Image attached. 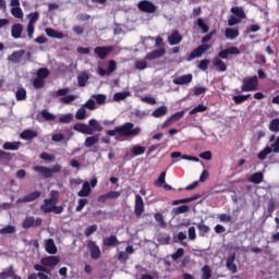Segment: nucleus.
Returning a JSON list of instances; mask_svg holds the SVG:
<instances>
[{
    "label": "nucleus",
    "instance_id": "obj_16",
    "mask_svg": "<svg viewBox=\"0 0 279 279\" xmlns=\"http://www.w3.org/2000/svg\"><path fill=\"white\" fill-rule=\"evenodd\" d=\"M236 258V255L231 254L227 257L226 267L231 274H236V264H234V260Z\"/></svg>",
    "mask_w": 279,
    "mask_h": 279
},
{
    "label": "nucleus",
    "instance_id": "obj_44",
    "mask_svg": "<svg viewBox=\"0 0 279 279\" xmlns=\"http://www.w3.org/2000/svg\"><path fill=\"white\" fill-rule=\"evenodd\" d=\"M134 66H135V69H137V71H145V69H147V61L136 60L134 62Z\"/></svg>",
    "mask_w": 279,
    "mask_h": 279
},
{
    "label": "nucleus",
    "instance_id": "obj_59",
    "mask_svg": "<svg viewBox=\"0 0 279 279\" xmlns=\"http://www.w3.org/2000/svg\"><path fill=\"white\" fill-rule=\"evenodd\" d=\"M196 25L202 28L203 34H207L209 28H208V25H206V23H204V20L198 19L196 21Z\"/></svg>",
    "mask_w": 279,
    "mask_h": 279
},
{
    "label": "nucleus",
    "instance_id": "obj_58",
    "mask_svg": "<svg viewBox=\"0 0 279 279\" xmlns=\"http://www.w3.org/2000/svg\"><path fill=\"white\" fill-rule=\"evenodd\" d=\"M72 121H73L72 113L64 114L59 119V123H71Z\"/></svg>",
    "mask_w": 279,
    "mask_h": 279
},
{
    "label": "nucleus",
    "instance_id": "obj_37",
    "mask_svg": "<svg viewBox=\"0 0 279 279\" xmlns=\"http://www.w3.org/2000/svg\"><path fill=\"white\" fill-rule=\"evenodd\" d=\"M263 172L254 173L250 177L248 181H251L253 184H260L263 182Z\"/></svg>",
    "mask_w": 279,
    "mask_h": 279
},
{
    "label": "nucleus",
    "instance_id": "obj_30",
    "mask_svg": "<svg viewBox=\"0 0 279 279\" xmlns=\"http://www.w3.org/2000/svg\"><path fill=\"white\" fill-rule=\"evenodd\" d=\"M225 36L229 40H234L235 38H239V29H236V28H226Z\"/></svg>",
    "mask_w": 279,
    "mask_h": 279
},
{
    "label": "nucleus",
    "instance_id": "obj_2",
    "mask_svg": "<svg viewBox=\"0 0 279 279\" xmlns=\"http://www.w3.org/2000/svg\"><path fill=\"white\" fill-rule=\"evenodd\" d=\"M241 90L243 93H252L258 90V76H247L242 80Z\"/></svg>",
    "mask_w": 279,
    "mask_h": 279
},
{
    "label": "nucleus",
    "instance_id": "obj_24",
    "mask_svg": "<svg viewBox=\"0 0 279 279\" xmlns=\"http://www.w3.org/2000/svg\"><path fill=\"white\" fill-rule=\"evenodd\" d=\"M2 149L8 151H19V149H21V142H7L3 144Z\"/></svg>",
    "mask_w": 279,
    "mask_h": 279
},
{
    "label": "nucleus",
    "instance_id": "obj_3",
    "mask_svg": "<svg viewBox=\"0 0 279 279\" xmlns=\"http://www.w3.org/2000/svg\"><path fill=\"white\" fill-rule=\"evenodd\" d=\"M71 93V88L65 87V88H61L59 90H57V95L60 98L61 104H73V101H75V99H77L80 96L78 95H69Z\"/></svg>",
    "mask_w": 279,
    "mask_h": 279
},
{
    "label": "nucleus",
    "instance_id": "obj_55",
    "mask_svg": "<svg viewBox=\"0 0 279 279\" xmlns=\"http://www.w3.org/2000/svg\"><path fill=\"white\" fill-rule=\"evenodd\" d=\"M166 178H167V171H163L160 173L159 178L157 179V181L155 182V184L157 186H162V184H165L166 182Z\"/></svg>",
    "mask_w": 279,
    "mask_h": 279
},
{
    "label": "nucleus",
    "instance_id": "obj_11",
    "mask_svg": "<svg viewBox=\"0 0 279 279\" xmlns=\"http://www.w3.org/2000/svg\"><path fill=\"white\" fill-rule=\"evenodd\" d=\"M112 50V47H96L94 49V53H96L100 60H106V58H108V53H110Z\"/></svg>",
    "mask_w": 279,
    "mask_h": 279
},
{
    "label": "nucleus",
    "instance_id": "obj_48",
    "mask_svg": "<svg viewBox=\"0 0 279 279\" xmlns=\"http://www.w3.org/2000/svg\"><path fill=\"white\" fill-rule=\"evenodd\" d=\"M208 110V107L204 105H198L194 109L190 111V114H197V112H206Z\"/></svg>",
    "mask_w": 279,
    "mask_h": 279
},
{
    "label": "nucleus",
    "instance_id": "obj_34",
    "mask_svg": "<svg viewBox=\"0 0 279 279\" xmlns=\"http://www.w3.org/2000/svg\"><path fill=\"white\" fill-rule=\"evenodd\" d=\"M15 271H14V267L10 266L9 268H7L4 271L0 272V279H8V278H12L14 276Z\"/></svg>",
    "mask_w": 279,
    "mask_h": 279
},
{
    "label": "nucleus",
    "instance_id": "obj_22",
    "mask_svg": "<svg viewBox=\"0 0 279 279\" xmlns=\"http://www.w3.org/2000/svg\"><path fill=\"white\" fill-rule=\"evenodd\" d=\"M11 36L12 38L19 39L23 36V25L22 24H14L11 27Z\"/></svg>",
    "mask_w": 279,
    "mask_h": 279
},
{
    "label": "nucleus",
    "instance_id": "obj_60",
    "mask_svg": "<svg viewBox=\"0 0 279 279\" xmlns=\"http://www.w3.org/2000/svg\"><path fill=\"white\" fill-rule=\"evenodd\" d=\"M175 215H184V213H189V205H182L174 208Z\"/></svg>",
    "mask_w": 279,
    "mask_h": 279
},
{
    "label": "nucleus",
    "instance_id": "obj_32",
    "mask_svg": "<svg viewBox=\"0 0 279 279\" xmlns=\"http://www.w3.org/2000/svg\"><path fill=\"white\" fill-rule=\"evenodd\" d=\"M15 97L17 101H25V99H27V90L23 87H19Z\"/></svg>",
    "mask_w": 279,
    "mask_h": 279
},
{
    "label": "nucleus",
    "instance_id": "obj_52",
    "mask_svg": "<svg viewBox=\"0 0 279 279\" xmlns=\"http://www.w3.org/2000/svg\"><path fill=\"white\" fill-rule=\"evenodd\" d=\"M116 71H117V61L110 60L108 62V70H107L108 75H111V73H114Z\"/></svg>",
    "mask_w": 279,
    "mask_h": 279
},
{
    "label": "nucleus",
    "instance_id": "obj_54",
    "mask_svg": "<svg viewBox=\"0 0 279 279\" xmlns=\"http://www.w3.org/2000/svg\"><path fill=\"white\" fill-rule=\"evenodd\" d=\"M37 77L41 78V80H45L47 77H49V70L43 68V69H39L37 71Z\"/></svg>",
    "mask_w": 279,
    "mask_h": 279
},
{
    "label": "nucleus",
    "instance_id": "obj_7",
    "mask_svg": "<svg viewBox=\"0 0 279 279\" xmlns=\"http://www.w3.org/2000/svg\"><path fill=\"white\" fill-rule=\"evenodd\" d=\"M145 213V202H143V196L140 194L135 195V209L134 214L136 217H141Z\"/></svg>",
    "mask_w": 279,
    "mask_h": 279
},
{
    "label": "nucleus",
    "instance_id": "obj_46",
    "mask_svg": "<svg viewBox=\"0 0 279 279\" xmlns=\"http://www.w3.org/2000/svg\"><path fill=\"white\" fill-rule=\"evenodd\" d=\"M217 219H219L221 223H230V221H232V216L228 214H220L217 216Z\"/></svg>",
    "mask_w": 279,
    "mask_h": 279
},
{
    "label": "nucleus",
    "instance_id": "obj_25",
    "mask_svg": "<svg viewBox=\"0 0 279 279\" xmlns=\"http://www.w3.org/2000/svg\"><path fill=\"white\" fill-rule=\"evenodd\" d=\"M88 128L92 130V134L94 132H104V126L96 119H90L88 121Z\"/></svg>",
    "mask_w": 279,
    "mask_h": 279
},
{
    "label": "nucleus",
    "instance_id": "obj_53",
    "mask_svg": "<svg viewBox=\"0 0 279 279\" xmlns=\"http://www.w3.org/2000/svg\"><path fill=\"white\" fill-rule=\"evenodd\" d=\"M239 23H241V19L234 16V15H230L228 19V25L229 27H233V25H239Z\"/></svg>",
    "mask_w": 279,
    "mask_h": 279
},
{
    "label": "nucleus",
    "instance_id": "obj_9",
    "mask_svg": "<svg viewBox=\"0 0 279 279\" xmlns=\"http://www.w3.org/2000/svg\"><path fill=\"white\" fill-rule=\"evenodd\" d=\"M210 49V45H202L198 48L194 49L191 54L189 60H195V58H201L203 53H206Z\"/></svg>",
    "mask_w": 279,
    "mask_h": 279
},
{
    "label": "nucleus",
    "instance_id": "obj_40",
    "mask_svg": "<svg viewBox=\"0 0 279 279\" xmlns=\"http://www.w3.org/2000/svg\"><path fill=\"white\" fill-rule=\"evenodd\" d=\"M75 119H77V121H84V119H86V108L84 106L77 109Z\"/></svg>",
    "mask_w": 279,
    "mask_h": 279
},
{
    "label": "nucleus",
    "instance_id": "obj_28",
    "mask_svg": "<svg viewBox=\"0 0 279 279\" xmlns=\"http://www.w3.org/2000/svg\"><path fill=\"white\" fill-rule=\"evenodd\" d=\"M21 138H23L24 141H32V138H36V136H38V132L34 131V130H25L21 133Z\"/></svg>",
    "mask_w": 279,
    "mask_h": 279
},
{
    "label": "nucleus",
    "instance_id": "obj_20",
    "mask_svg": "<svg viewBox=\"0 0 279 279\" xmlns=\"http://www.w3.org/2000/svg\"><path fill=\"white\" fill-rule=\"evenodd\" d=\"M25 56V50H17L14 51L11 56L8 57L9 62H12L13 64H16L21 62V58Z\"/></svg>",
    "mask_w": 279,
    "mask_h": 279
},
{
    "label": "nucleus",
    "instance_id": "obj_64",
    "mask_svg": "<svg viewBox=\"0 0 279 279\" xmlns=\"http://www.w3.org/2000/svg\"><path fill=\"white\" fill-rule=\"evenodd\" d=\"M94 232H97V225L89 226L85 230V236H90V234H94Z\"/></svg>",
    "mask_w": 279,
    "mask_h": 279
},
{
    "label": "nucleus",
    "instance_id": "obj_35",
    "mask_svg": "<svg viewBox=\"0 0 279 279\" xmlns=\"http://www.w3.org/2000/svg\"><path fill=\"white\" fill-rule=\"evenodd\" d=\"M131 151H132L133 156H143V154H145V151H147V148L145 146L135 145L132 147Z\"/></svg>",
    "mask_w": 279,
    "mask_h": 279
},
{
    "label": "nucleus",
    "instance_id": "obj_62",
    "mask_svg": "<svg viewBox=\"0 0 279 279\" xmlns=\"http://www.w3.org/2000/svg\"><path fill=\"white\" fill-rule=\"evenodd\" d=\"M41 117L46 120V121H53L56 119V116H53L52 113H50L47 110H43L41 111Z\"/></svg>",
    "mask_w": 279,
    "mask_h": 279
},
{
    "label": "nucleus",
    "instance_id": "obj_38",
    "mask_svg": "<svg viewBox=\"0 0 279 279\" xmlns=\"http://www.w3.org/2000/svg\"><path fill=\"white\" fill-rule=\"evenodd\" d=\"M96 143H99V135L86 137L85 147H93V145H96Z\"/></svg>",
    "mask_w": 279,
    "mask_h": 279
},
{
    "label": "nucleus",
    "instance_id": "obj_31",
    "mask_svg": "<svg viewBox=\"0 0 279 279\" xmlns=\"http://www.w3.org/2000/svg\"><path fill=\"white\" fill-rule=\"evenodd\" d=\"M213 66L219 68V71H222V72L228 71V66L221 59H219V57L214 58Z\"/></svg>",
    "mask_w": 279,
    "mask_h": 279
},
{
    "label": "nucleus",
    "instance_id": "obj_4",
    "mask_svg": "<svg viewBox=\"0 0 279 279\" xmlns=\"http://www.w3.org/2000/svg\"><path fill=\"white\" fill-rule=\"evenodd\" d=\"M271 151H274L275 154H279V136L275 140L270 147L267 146L258 154L259 160H265V158H267V156H269Z\"/></svg>",
    "mask_w": 279,
    "mask_h": 279
},
{
    "label": "nucleus",
    "instance_id": "obj_50",
    "mask_svg": "<svg viewBox=\"0 0 279 279\" xmlns=\"http://www.w3.org/2000/svg\"><path fill=\"white\" fill-rule=\"evenodd\" d=\"M250 99V94L247 95H240V96H233V101L235 104H243V101H247Z\"/></svg>",
    "mask_w": 279,
    "mask_h": 279
},
{
    "label": "nucleus",
    "instance_id": "obj_17",
    "mask_svg": "<svg viewBox=\"0 0 279 279\" xmlns=\"http://www.w3.org/2000/svg\"><path fill=\"white\" fill-rule=\"evenodd\" d=\"M169 45H180L182 43V35L178 31H173L168 37Z\"/></svg>",
    "mask_w": 279,
    "mask_h": 279
},
{
    "label": "nucleus",
    "instance_id": "obj_10",
    "mask_svg": "<svg viewBox=\"0 0 279 279\" xmlns=\"http://www.w3.org/2000/svg\"><path fill=\"white\" fill-rule=\"evenodd\" d=\"M40 197V192L36 191L31 194H27L26 196L19 198L16 201V204H29V202H36Z\"/></svg>",
    "mask_w": 279,
    "mask_h": 279
},
{
    "label": "nucleus",
    "instance_id": "obj_56",
    "mask_svg": "<svg viewBox=\"0 0 279 279\" xmlns=\"http://www.w3.org/2000/svg\"><path fill=\"white\" fill-rule=\"evenodd\" d=\"M197 228H198L201 234H208V232H210V227L204 225V222H199L197 225Z\"/></svg>",
    "mask_w": 279,
    "mask_h": 279
},
{
    "label": "nucleus",
    "instance_id": "obj_39",
    "mask_svg": "<svg viewBox=\"0 0 279 279\" xmlns=\"http://www.w3.org/2000/svg\"><path fill=\"white\" fill-rule=\"evenodd\" d=\"M78 86H86V82H88V72H83L77 76Z\"/></svg>",
    "mask_w": 279,
    "mask_h": 279
},
{
    "label": "nucleus",
    "instance_id": "obj_61",
    "mask_svg": "<svg viewBox=\"0 0 279 279\" xmlns=\"http://www.w3.org/2000/svg\"><path fill=\"white\" fill-rule=\"evenodd\" d=\"M155 220L157 221V223H159L160 228H165L167 226V222H165L162 214H155Z\"/></svg>",
    "mask_w": 279,
    "mask_h": 279
},
{
    "label": "nucleus",
    "instance_id": "obj_63",
    "mask_svg": "<svg viewBox=\"0 0 279 279\" xmlns=\"http://www.w3.org/2000/svg\"><path fill=\"white\" fill-rule=\"evenodd\" d=\"M86 204H88V199H86V198L78 199V205L76 207V213H82V210L84 209V206H86Z\"/></svg>",
    "mask_w": 279,
    "mask_h": 279
},
{
    "label": "nucleus",
    "instance_id": "obj_14",
    "mask_svg": "<svg viewBox=\"0 0 279 279\" xmlns=\"http://www.w3.org/2000/svg\"><path fill=\"white\" fill-rule=\"evenodd\" d=\"M40 263L41 265H44V267H56V265L60 263V258L56 256H49V257L41 258Z\"/></svg>",
    "mask_w": 279,
    "mask_h": 279
},
{
    "label": "nucleus",
    "instance_id": "obj_21",
    "mask_svg": "<svg viewBox=\"0 0 279 279\" xmlns=\"http://www.w3.org/2000/svg\"><path fill=\"white\" fill-rule=\"evenodd\" d=\"M102 245L106 247H116V245H119V240L117 235H109L102 240Z\"/></svg>",
    "mask_w": 279,
    "mask_h": 279
},
{
    "label": "nucleus",
    "instance_id": "obj_33",
    "mask_svg": "<svg viewBox=\"0 0 279 279\" xmlns=\"http://www.w3.org/2000/svg\"><path fill=\"white\" fill-rule=\"evenodd\" d=\"M231 13H233V15L239 17L240 20L245 19V11H243V8L241 7L231 8Z\"/></svg>",
    "mask_w": 279,
    "mask_h": 279
},
{
    "label": "nucleus",
    "instance_id": "obj_15",
    "mask_svg": "<svg viewBox=\"0 0 279 279\" xmlns=\"http://www.w3.org/2000/svg\"><path fill=\"white\" fill-rule=\"evenodd\" d=\"M193 82V74H185L173 80V84L182 86L184 84H191Z\"/></svg>",
    "mask_w": 279,
    "mask_h": 279
},
{
    "label": "nucleus",
    "instance_id": "obj_1",
    "mask_svg": "<svg viewBox=\"0 0 279 279\" xmlns=\"http://www.w3.org/2000/svg\"><path fill=\"white\" fill-rule=\"evenodd\" d=\"M143 132L141 126L134 125L132 122H126L114 130L107 131L108 136H138Z\"/></svg>",
    "mask_w": 279,
    "mask_h": 279
},
{
    "label": "nucleus",
    "instance_id": "obj_45",
    "mask_svg": "<svg viewBox=\"0 0 279 279\" xmlns=\"http://www.w3.org/2000/svg\"><path fill=\"white\" fill-rule=\"evenodd\" d=\"M39 14H38V12H34V13H29L28 15H27V17H28V25H36V22L38 21V19H39Z\"/></svg>",
    "mask_w": 279,
    "mask_h": 279
},
{
    "label": "nucleus",
    "instance_id": "obj_43",
    "mask_svg": "<svg viewBox=\"0 0 279 279\" xmlns=\"http://www.w3.org/2000/svg\"><path fill=\"white\" fill-rule=\"evenodd\" d=\"M202 271H203L202 279H210V278H213V270L210 269L209 266H204L202 268Z\"/></svg>",
    "mask_w": 279,
    "mask_h": 279
},
{
    "label": "nucleus",
    "instance_id": "obj_6",
    "mask_svg": "<svg viewBox=\"0 0 279 279\" xmlns=\"http://www.w3.org/2000/svg\"><path fill=\"white\" fill-rule=\"evenodd\" d=\"M43 219L40 218H34L32 216H28L25 218V220L22 223V228L29 229V228H38V226H41Z\"/></svg>",
    "mask_w": 279,
    "mask_h": 279
},
{
    "label": "nucleus",
    "instance_id": "obj_27",
    "mask_svg": "<svg viewBox=\"0 0 279 279\" xmlns=\"http://www.w3.org/2000/svg\"><path fill=\"white\" fill-rule=\"evenodd\" d=\"M37 173H40L44 178H51V169L45 166H35L33 168Z\"/></svg>",
    "mask_w": 279,
    "mask_h": 279
},
{
    "label": "nucleus",
    "instance_id": "obj_13",
    "mask_svg": "<svg viewBox=\"0 0 279 279\" xmlns=\"http://www.w3.org/2000/svg\"><path fill=\"white\" fill-rule=\"evenodd\" d=\"M73 130H75V132H80L81 134H88V135L93 134V130L90 129V126L84 123L74 124Z\"/></svg>",
    "mask_w": 279,
    "mask_h": 279
},
{
    "label": "nucleus",
    "instance_id": "obj_36",
    "mask_svg": "<svg viewBox=\"0 0 279 279\" xmlns=\"http://www.w3.org/2000/svg\"><path fill=\"white\" fill-rule=\"evenodd\" d=\"M130 95H132L130 92L116 93L113 95V101H123V99H128V97H130Z\"/></svg>",
    "mask_w": 279,
    "mask_h": 279
},
{
    "label": "nucleus",
    "instance_id": "obj_8",
    "mask_svg": "<svg viewBox=\"0 0 279 279\" xmlns=\"http://www.w3.org/2000/svg\"><path fill=\"white\" fill-rule=\"evenodd\" d=\"M87 248L90 252V256L94 260H97L101 257V250L95 242L90 241L87 243Z\"/></svg>",
    "mask_w": 279,
    "mask_h": 279
},
{
    "label": "nucleus",
    "instance_id": "obj_12",
    "mask_svg": "<svg viewBox=\"0 0 279 279\" xmlns=\"http://www.w3.org/2000/svg\"><path fill=\"white\" fill-rule=\"evenodd\" d=\"M58 206V203L56 201L45 199L44 204L41 205L43 213H53V209Z\"/></svg>",
    "mask_w": 279,
    "mask_h": 279
},
{
    "label": "nucleus",
    "instance_id": "obj_23",
    "mask_svg": "<svg viewBox=\"0 0 279 279\" xmlns=\"http://www.w3.org/2000/svg\"><path fill=\"white\" fill-rule=\"evenodd\" d=\"M166 53H167V51L165 50V48H160L158 50H155V51L148 53L145 57V60H156L158 58H162V56H165Z\"/></svg>",
    "mask_w": 279,
    "mask_h": 279
},
{
    "label": "nucleus",
    "instance_id": "obj_47",
    "mask_svg": "<svg viewBox=\"0 0 279 279\" xmlns=\"http://www.w3.org/2000/svg\"><path fill=\"white\" fill-rule=\"evenodd\" d=\"M11 14L15 19H23V10L21 9V7L12 8L11 9Z\"/></svg>",
    "mask_w": 279,
    "mask_h": 279
},
{
    "label": "nucleus",
    "instance_id": "obj_42",
    "mask_svg": "<svg viewBox=\"0 0 279 279\" xmlns=\"http://www.w3.org/2000/svg\"><path fill=\"white\" fill-rule=\"evenodd\" d=\"M14 232H16V227L11 225L0 229V234H14Z\"/></svg>",
    "mask_w": 279,
    "mask_h": 279
},
{
    "label": "nucleus",
    "instance_id": "obj_26",
    "mask_svg": "<svg viewBox=\"0 0 279 279\" xmlns=\"http://www.w3.org/2000/svg\"><path fill=\"white\" fill-rule=\"evenodd\" d=\"M167 112H169L167 106H161L151 112V117H154V119H160L161 117H165Z\"/></svg>",
    "mask_w": 279,
    "mask_h": 279
},
{
    "label": "nucleus",
    "instance_id": "obj_51",
    "mask_svg": "<svg viewBox=\"0 0 279 279\" xmlns=\"http://www.w3.org/2000/svg\"><path fill=\"white\" fill-rule=\"evenodd\" d=\"M153 275H142L141 279H158L160 278V272H158V270H153L151 271Z\"/></svg>",
    "mask_w": 279,
    "mask_h": 279
},
{
    "label": "nucleus",
    "instance_id": "obj_5",
    "mask_svg": "<svg viewBox=\"0 0 279 279\" xmlns=\"http://www.w3.org/2000/svg\"><path fill=\"white\" fill-rule=\"evenodd\" d=\"M137 8L141 12H146L147 14H154L156 12V5L147 0L140 1Z\"/></svg>",
    "mask_w": 279,
    "mask_h": 279
},
{
    "label": "nucleus",
    "instance_id": "obj_49",
    "mask_svg": "<svg viewBox=\"0 0 279 279\" xmlns=\"http://www.w3.org/2000/svg\"><path fill=\"white\" fill-rule=\"evenodd\" d=\"M83 106L88 110H97V104L95 102L94 98L88 99Z\"/></svg>",
    "mask_w": 279,
    "mask_h": 279
},
{
    "label": "nucleus",
    "instance_id": "obj_19",
    "mask_svg": "<svg viewBox=\"0 0 279 279\" xmlns=\"http://www.w3.org/2000/svg\"><path fill=\"white\" fill-rule=\"evenodd\" d=\"M93 193V190L90 189V183L88 181H85L83 183L82 190L77 192L78 197H88Z\"/></svg>",
    "mask_w": 279,
    "mask_h": 279
},
{
    "label": "nucleus",
    "instance_id": "obj_41",
    "mask_svg": "<svg viewBox=\"0 0 279 279\" xmlns=\"http://www.w3.org/2000/svg\"><path fill=\"white\" fill-rule=\"evenodd\" d=\"M92 99L96 100V104H98V106H104V104H106V95L104 94H97V95H93Z\"/></svg>",
    "mask_w": 279,
    "mask_h": 279
},
{
    "label": "nucleus",
    "instance_id": "obj_57",
    "mask_svg": "<svg viewBox=\"0 0 279 279\" xmlns=\"http://www.w3.org/2000/svg\"><path fill=\"white\" fill-rule=\"evenodd\" d=\"M270 132H279V119H275L269 124Z\"/></svg>",
    "mask_w": 279,
    "mask_h": 279
},
{
    "label": "nucleus",
    "instance_id": "obj_29",
    "mask_svg": "<svg viewBox=\"0 0 279 279\" xmlns=\"http://www.w3.org/2000/svg\"><path fill=\"white\" fill-rule=\"evenodd\" d=\"M47 36H49V38H58L59 40H62V38H64V34L53 29V28H46L45 29Z\"/></svg>",
    "mask_w": 279,
    "mask_h": 279
},
{
    "label": "nucleus",
    "instance_id": "obj_18",
    "mask_svg": "<svg viewBox=\"0 0 279 279\" xmlns=\"http://www.w3.org/2000/svg\"><path fill=\"white\" fill-rule=\"evenodd\" d=\"M45 250L48 254H58V247L53 239H48L45 241Z\"/></svg>",
    "mask_w": 279,
    "mask_h": 279
}]
</instances>
